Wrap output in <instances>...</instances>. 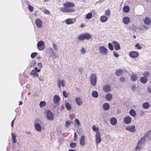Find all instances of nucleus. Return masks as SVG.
<instances>
[{"label":"nucleus","instance_id":"38","mask_svg":"<svg viewBox=\"0 0 151 151\" xmlns=\"http://www.w3.org/2000/svg\"><path fill=\"white\" fill-rule=\"evenodd\" d=\"M40 107L44 106L46 105V102L45 101H41L40 102Z\"/></svg>","mask_w":151,"mask_h":151},{"label":"nucleus","instance_id":"5","mask_svg":"<svg viewBox=\"0 0 151 151\" xmlns=\"http://www.w3.org/2000/svg\"><path fill=\"white\" fill-rule=\"evenodd\" d=\"M96 142V145L98 146L99 143L101 141V137L100 133L99 132L96 133L95 134Z\"/></svg>","mask_w":151,"mask_h":151},{"label":"nucleus","instance_id":"15","mask_svg":"<svg viewBox=\"0 0 151 151\" xmlns=\"http://www.w3.org/2000/svg\"><path fill=\"white\" fill-rule=\"evenodd\" d=\"M131 118L130 116H127L124 117V123L127 124H128L131 122Z\"/></svg>","mask_w":151,"mask_h":151},{"label":"nucleus","instance_id":"12","mask_svg":"<svg viewBox=\"0 0 151 151\" xmlns=\"http://www.w3.org/2000/svg\"><path fill=\"white\" fill-rule=\"evenodd\" d=\"M126 129L134 133L135 131V127L134 125L129 126L126 128Z\"/></svg>","mask_w":151,"mask_h":151},{"label":"nucleus","instance_id":"27","mask_svg":"<svg viewBox=\"0 0 151 151\" xmlns=\"http://www.w3.org/2000/svg\"><path fill=\"white\" fill-rule=\"evenodd\" d=\"M30 74L31 75L35 77H37L39 78L38 74L35 70H32Z\"/></svg>","mask_w":151,"mask_h":151},{"label":"nucleus","instance_id":"41","mask_svg":"<svg viewBox=\"0 0 151 151\" xmlns=\"http://www.w3.org/2000/svg\"><path fill=\"white\" fill-rule=\"evenodd\" d=\"M70 146L72 148H75L76 146V143H73L71 142L70 144Z\"/></svg>","mask_w":151,"mask_h":151},{"label":"nucleus","instance_id":"25","mask_svg":"<svg viewBox=\"0 0 151 151\" xmlns=\"http://www.w3.org/2000/svg\"><path fill=\"white\" fill-rule=\"evenodd\" d=\"M103 107L104 109L106 111H107L109 109L110 106L109 104L107 103H106L103 104Z\"/></svg>","mask_w":151,"mask_h":151},{"label":"nucleus","instance_id":"42","mask_svg":"<svg viewBox=\"0 0 151 151\" xmlns=\"http://www.w3.org/2000/svg\"><path fill=\"white\" fill-rule=\"evenodd\" d=\"M71 122L70 121H67L65 122V126L67 127L70 126Z\"/></svg>","mask_w":151,"mask_h":151},{"label":"nucleus","instance_id":"35","mask_svg":"<svg viewBox=\"0 0 151 151\" xmlns=\"http://www.w3.org/2000/svg\"><path fill=\"white\" fill-rule=\"evenodd\" d=\"M123 70L119 69L116 70L115 72V74L117 76H120L122 73Z\"/></svg>","mask_w":151,"mask_h":151},{"label":"nucleus","instance_id":"60","mask_svg":"<svg viewBox=\"0 0 151 151\" xmlns=\"http://www.w3.org/2000/svg\"><path fill=\"white\" fill-rule=\"evenodd\" d=\"M93 130L95 131H97L98 130V128L94 126H93L92 127Z\"/></svg>","mask_w":151,"mask_h":151},{"label":"nucleus","instance_id":"11","mask_svg":"<svg viewBox=\"0 0 151 151\" xmlns=\"http://www.w3.org/2000/svg\"><path fill=\"white\" fill-rule=\"evenodd\" d=\"M85 137L84 135H82L80 139V143L82 146H84L85 144Z\"/></svg>","mask_w":151,"mask_h":151},{"label":"nucleus","instance_id":"26","mask_svg":"<svg viewBox=\"0 0 151 151\" xmlns=\"http://www.w3.org/2000/svg\"><path fill=\"white\" fill-rule=\"evenodd\" d=\"M65 23L67 24H70L73 23V19L72 18H68L65 20Z\"/></svg>","mask_w":151,"mask_h":151},{"label":"nucleus","instance_id":"47","mask_svg":"<svg viewBox=\"0 0 151 151\" xmlns=\"http://www.w3.org/2000/svg\"><path fill=\"white\" fill-rule=\"evenodd\" d=\"M108 45L109 48V50H113L114 48L113 47V46L112 44L111 43H109L108 44Z\"/></svg>","mask_w":151,"mask_h":151},{"label":"nucleus","instance_id":"40","mask_svg":"<svg viewBox=\"0 0 151 151\" xmlns=\"http://www.w3.org/2000/svg\"><path fill=\"white\" fill-rule=\"evenodd\" d=\"M92 16V14L91 13H89L87 14L86 15V18L87 19H90Z\"/></svg>","mask_w":151,"mask_h":151},{"label":"nucleus","instance_id":"18","mask_svg":"<svg viewBox=\"0 0 151 151\" xmlns=\"http://www.w3.org/2000/svg\"><path fill=\"white\" fill-rule=\"evenodd\" d=\"M103 91L106 93H107L110 91L111 88L110 86L108 85H106L104 86L103 88Z\"/></svg>","mask_w":151,"mask_h":151},{"label":"nucleus","instance_id":"63","mask_svg":"<svg viewBox=\"0 0 151 151\" xmlns=\"http://www.w3.org/2000/svg\"><path fill=\"white\" fill-rule=\"evenodd\" d=\"M135 46L137 47V49H140L141 48V47L139 46V44L138 43L136 44Z\"/></svg>","mask_w":151,"mask_h":151},{"label":"nucleus","instance_id":"10","mask_svg":"<svg viewBox=\"0 0 151 151\" xmlns=\"http://www.w3.org/2000/svg\"><path fill=\"white\" fill-rule=\"evenodd\" d=\"M113 46L116 50H118L120 49L119 44L116 41H114L112 42Z\"/></svg>","mask_w":151,"mask_h":151},{"label":"nucleus","instance_id":"20","mask_svg":"<svg viewBox=\"0 0 151 151\" xmlns=\"http://www.w3.org/2000/svg\"><path fill=\"white\" fill-rule=\"evenodd\" d=\"M140 81L142 83L145 84L147 82V79L146 77L143 76L140 77Z\"/></svg>","mask_w":151,"mask_h":151},{"label":"nucleus","instance_id":"39","mask_svg":"<svg viewBox=\"0 0 151 151\" xmlns=\"http://www.w3.org/2000/svg\"><path fill=\"white\" fill-rule=\"evenodd\" d=\"M12 139H13V142L14 143H15L17 142V140H16V135H15L14 134L13 132H12Z\"/></svg>","mask_w":151,"mask_h":151},{"label":"nucleus","instance_id":"16","mask_svg":"<svg viewBox=\"0 0 151 151\" xmlns=\"http://www.w3.org/2000/svg\"><path fill=\"white\" fill-rule=\"evenodd\" d=\"M35 127L36 130L40 132L41 130V126L38 123H36L35 124Z\"/></svg>","mask_w":151,"mask_h":151},{"label":"nucleus","instance_id":"45","mask_svg":"<svg viewBox=\"0 0 151 151\" xmlns=\"http://www.w3.org/2000/svg\"><path fill=\"white\" fill-rule=\"evenodd\" d=\"M37 54V52H34L32 53L31 55V57L32 58H34L36 56Z\"/></svg>","mask_w":151,"mask_h":151},{"label":"nucleus","instance_id":"58","mask_svg":"<svg viewBox=\"0 0 151 151\" xmlns=\"http://www.w3.org/2000/svg\"><path fill=\"white\" fill-rule=\"evenodd\" d=\"M86 52L85 49L83 47H82L81 50V54H84Z\"/></svg>","mask_w":151,"mask_h":151},{"label":"nucleus","instance_id":"4","mask_svg":"<svg viewBox=\"0 0 151 151\" xmlns=\"http://www.w3.org/2000/svg\"><path fill=\"white\" fill-rule=\"evenodd\" d=\"M46 117L47 119L50 120H52L54 119V115L52 112L50 110L46 111Z\"/></svg>","mask_w":151,"mask_h":151},{"label":"nucleus","instance_id":"36","mask_svg":"<svg viewBox=\"0 0 151 151\" xmlns=\"http://www.w3.org/2000/svg\"><path fill=\"white\" fill-rule=\"evenodd\" d=\"M65 106L67 110H70L72 108V107L70 104L68 103H66L65 104Z\"/></svg>","mask_w":151,"mask_h":151},{"label":"nucleus","instance_id":"30","mask_svg":"<svg viewBox=\"0 0 151 151\" xmlns=\"http://www.w3.org/2000/svg\"><path fill=\"white\" fill-rule=\"evenodd\" d=\"M91 95L93 98H96L98 97L99 95L97 91H93Z\"/></svg>","mask_w":151,"mask_h":151},{"label":"nucleus","instance_id":"6","mask_svg":"<svg viewBox=\"0 0 151 151\" xmlns=\"http://www.w3.org/2000/svg\"><path fill=\"white\" fill-rule=\"evenodd\" d=\"M44 42L42 41H40L37 43V47L39 50H42L44 49Z\"/></svg>","mask_w":151,"mask_h":151},{"label":"nucleus","instance_id":"53","mask_svg":"<svg viewBox=\"0 0 151 151\" xmlns=\"http://www.w3.org/2000/svg\"><path fill=\"white\" fill-rule=\"evenodd\" d=\"M63 96L67 98L68 96V94L66 93V92L65 91H64L63 92Z\"/></svg>","mask_w":151,"mask_h":151},{"label":"nucleus","instance_id":"43","mask_svg":"<svg viewBox=\"0 0 151 151\" xmlns=\"http://www.w3.org/2000/svg\"><path fill=\"white\" fill-rule=\"evenodd\" d=\"M110 14V12L109 9L106 10L105 12V14L107 16H109Z\"/></svg>","mask_w":151,"mask_h":151},{"label":"nucleus","instance_id":"23","mask_svg":"<svg viewBox=\"0 0 151 151\" xmlns=\"http://www.w3.org/2000/svg\"><path fill=\"white\" fill-rule=\"evenodd\" d=\"M116 119L114 117H112L110 119L111 124L113 125H115L117 123Z\"/></svg>","mask_w":151,"mask_h":151},{"label":"nucleus","instance_id":"37","mask_svg":"<svg viewBox=\"0 0 151 151\" xmlns=\"http://www.w3.org/2000/svg\"><path fill=\"white\" fill-rule=\"evenodd\" d=\"M74 9L70 8H67V12L71 13L75 12Z\"/></svg>","mask_w":151,"mask_h":151},{"label":"nucleus","instance_id":"24","mask_svg":"<svg viewBox=\"0 0 151 151\" xmlns=\"http://www.w3.org/2000/svg\"><path fill=\"white\" fill-rule=\"evenodd\" d=\"M142 107L144 109H146L149 107L150 104L148 102H145L142 104Z\"/></svg>","mask_w":151,"mask_h":151},{"label":"nucleus","instance_id":"64","mask_svg":"<svg viewBox=\"0 0 151 151\" xmlns=\"http://www.w3.org/2000/svg\"><path fill=\"white\" fill-rule=\"evenodd\" d=\"M34 70H35L36 72H39L41 70L40 69H38L37 67H35Z\"/></svg>","mask_w":151,"mask_h":151},{"label":"nucleus","instance_id":"61","mask_svg":"<svg viewBox=\"0 0 151 151\" xmlns=\"http://www.w3.org/2000/svg\"><path fill=\"white\" fill-rule=\"evenodd\" d=\"M43 12L44 14H49L50 13V11L46 9L44 10Z\"/></svg>","mask_w":151,"mask_h":151},{"label":"nucleus","instance_id":"28","mask_svg":"<svg viewBox=\"0 0 151 151\" xmlns=\"http://www.w3.org/2000/svg\"><path fill=\"white\" fill-rule=\"evenodd\" d=\"M75 101L78 105L80 106L81 105L82 103V101L80 98L78 97L76 98Z\"/></svg>","mask_w":151,"mask_h":151},{"label":"nucleus","instance_id":"14","mask_svg":"<svg viewBox=\"0 0 151 151\" xmlns=\"http://www.w3.org/2000/svg\"><path fill=\"white\" fill-rule=\"evenodd\" d=\"M35 23L38 28H40L42 27V22L40 19H36L35 21Z\"/></svg>","mask_w":151,"mask_h":151},{"label":"nucleus","instance_id":"13","mask_svg":"<svg viewBox=\"0 0 151 151\" xmlns=\"http://www.w3.org/2000/svg\"><path fill=\"white\" fill-rule=\"evenodd\" d=\"M74 6L75 4L73 3L68 1L66 2L65 4H63L64 7H66L67 8L73 7Z\"/></svg>","mask_w":151,"mask_h":151},{"label":"nucleus","instance_id":"52","mask_svg":"<svg viewBox=\"0 0 151 151\" xmlns=\"http://www.w3.org/2000/svg\"><path fill=\"white\" fill-rule=\"evenodd\" d=\"M136 88V86L134 85L132 86L131 87V90L134 92L135 91Z\"/></svg>","mask_w":151,"mask_h":151},{"label":"nucleus","instance_id":"31","mask_svg":"<svg viewBox=\"0 0 151 151\" xmlns=\"http://www.w3.org/2000/svg\"><path fill=\"white\" fill-rule=\"evenodd\" d=\"M105 97L106 100L110 101L112 99V95L111 94L109 93L106 95Z\"/></svg>","mask_w":151,"mask_h":151},{"label":"nucleus","instance_id":"44","mask_svg":"<svg viewBox=\"0 0 151 151\" xmlns=\"http://www.w3.org/2000/svg\"><path fill=\"white\" fill-rule=\"evenodd\" d=\"M60 10L61 11L67 13V8L66 7H64V8H60Z\"/></svg>","mask_w":151,"mask_h":151},{"label":"nucleus","instance_id":"50","mask_svg":"<svg viewBox=\"0 0 151 151\" xmlns=\"http://www.w3.org/2000/svg\"><path fill=\"white\" fill-rule=\"evenodd\" d=\"M150 74V73L147 71H145L143 75L147 77Z\"/></svg>","mask_w":151,"mask_h":151},{"label":"nucleus","instance_id":"59","mask_svg":"<svg viewBox=\"0 0 151 151\" xmlns=\"http://www.w3.org/2000/svg\"><path fill=\"white\" fill-rule=\"evenodd\" d=\"M147 91L148 93H151V88L150 86H148L147 87Z\"/></svg>","mask_w":151,"mask_h":151},{"label":"nucleus","instance_id":"17","mask_svg":"<svg viewBox=\"0 0 151 151\" xmlns=\"http://www.w3.org/2000/svg\"><path fill=\"white\" fill-rule=\"evenodd\" d=\"M129 18L127 17H124L122 19V22L123 23L125 24H128L130 22Z\"/></svg>","mask_w":151,"mask_h":151},{"label":"nucleus","instance_id":"33","mask_svg":"<svg viewBox=\"0 0 151 151\" xmlns=\"http://www.w3.org/2000/svg\"><path fill=\"white\" fill-rule=\"evenodd\" d=\"M131 79L132 81H134L137 79V76L135 74H132L131 76Z\"/></svg>","mask_w":151,"mask_h":151},{"label":"nucleus","instance_id":"48","mask_svg":"<svg viewBox=\"0 0 151 151\" xmlns=\"http://www.w3.org/2000/svg\"><path fill=\"white\" fill-rule=\"evenodd\" d=\"M142 145L141 144H139V143L138 142L136 149L139 150L141 149Z\"/></svg>","mask_w":151,"mask_h":151},{"label":"nucleus","instance_id":"54","mask_svg":"<svg viewBox=\"0 0 151 151\" xmlns=\"http://www.w3.org/2000/svg\"><path fill=\"white\" fill-rule=\"evenodd\" d=\"M28 9L30 12H32L33 11L34 8L31 5H28Z\"/></svg>","mask_w":151,"mask_h":151},{"label":"nucleus","instance_id":"55","mask_svg":"<svg viewBox=\"0 0 151 151\" xmlns=\"http://www.w3.org/2000/svg\"><path fill=\"white\" fill-rule=\"evenodd\" d=\"M75 122L76 124L78 126H79L80 125V122L79 120L78 119H76L75 120Z\"/></svg>","mask_w":151,"mask_h":151},{"label":"nucleus","instance_id":"2","mask_svg":"<svg viewBox=\"0 0 151 151\" xmlns=\"http://www.w3.org/2000/svg\"><path fill=\"white\" fill-rule=\"evenodd\" d=\"M90 81L91 85L94 86H96L97 82V76L94 74H92L90 76Z\"/></svg>","mask_w":151,"mask_h":151},{"label":"nucleus","instance_id":"7","mask_svg":"<svg viewBox=\"0 0 151 151\" xmlns=\"http://www.w3.org/2000/svg\"><path fill=\"white\" fill-rule=\"evenodd\" d=\"M57 85L59 88H60L62 86L63 87L65 86V81L64 80L58 79L57 80Z\"/></svg>","mask_w":151,"mask_h":151},{"label":"nucleus","instance_id":"1","mask_svg":"<svg viewBox=\"0 0 151 151\" xmlns=\"http://www.w3.org/2000/svg\"><path fill=\"white\" fill-rule=\"evenodd\" d=\"M91 35L88 33H83L78 36V39L80 40H83L85 39L89 40L91 37Z\"/></svg>","mask_w":151,"mask_h":151},{"label":"nucleus","instance_id":"62","mask_svg":"<svg viewBox=\"0 0 151 151\" xmlns=\"http://www.w3.org/2000/svg\"><path fill=\"white\" fill-rule=\"evenodd\" d=\"M120 81L121 82H123L125 80V78L123 77H121L120 78Z\"/></svg>","mask_w":151,"mask_h":151},{"label":"nucleus","instance_id":"56","mask_svg":"<svg viewBox=\"0 0 151 151\" xmlns=\"http://www.w3.org/2000/svg\"><path fill=\"white\" fill-rule=\"evenodd\" d=\"M78 135L77 133L75 132L74 134V140L75 141H76L77 140Z\"/></svg>","mask_w":151,"mask_h":151},{"label":"nucleus","instance_id":"8","mask_svg":"<svg viewBox=\"0 0 151 151\" xmlns=\"http://www.w3.org/2000/svg\"><path fill=\"white\" fill-rule=\"evenodd\" d=\"M146 141H149L151 139V130L146 132L144 136Z\"/></svg>","mask_w":151,"mask_h":151},{"label":"nucleus","instance_id":"22","mask_svg":"<svg viewBox=\"0 0 151 151\" xmlns=\"http://www.w3.org/2000/svg\"><path fill=\"white\" fill-rule=\"evenodd\" d=\"M108 19L107 17L105 15H103L100 17V19L102 22H106Z\"/></svg>","mask_w":151,"mask_h":151},{"label":"nucleus","instance_id":"21","mask_svg":"<svg viewBox=\"0 0 151 151\" xmlns=\"http://www.w3.org/2000/svg\"><path fill=\"white\" fill-rule=\"evenodd\" d=\"M143 21L144 23L146 25L149 24L151 22L150 19L147 17H145L144 19H143Z\"/></svg>","mask_w":151,"mask_h":151},{"label":"nucleus","instance_id":"29","mask_svg":"<svg viewBox=\"0 0 151 151\" xmlns=\"http://www.w3.org/2000/svg\"><path fill=\"white\" fill-rule=\"evenodd\" d=\"M129 113L130 115L133 117L134 116L136 115V113L135 110L132 109L129 111Z\"/></svg>","mask_w":151,"mask_h":151},{"label":"nucleus","instance_id":"51","mask_svg":"<svg viewBox=\"0 0 151 151\" xmlns=\"http://www.w3.org/2000/svg\"><path fill=\"white\" fill-rule=\"evenodd\" d=\"M50 57H52L53 59H55L57 58V55L56 53H54V54L52 55L50 54Z\"/></svg>","mask_w":151,"mask_h":151},{"label":"nucleus","instance_id":"57","mask_svg":"<svg viewBox=\"0 0 151 151\" xmlns=\"http://www.w3.org/2000/svg\"><path fill=\"white\" fill-rule=\"evenodd\" d=\"M52 46L54 50H55V51H56L57 50V46L54 43H53L52 44Z\"/></svg>","mask_w":151,"mask_h":151},{"label":"nucleus","instance_id":"46","mask_svg":"<svg viewBox=\"0 0 151 151\" xmlns=\"http://www.w3.org/2000/svg\"><path fill=\"white\" fill-rule=\"evenodd\" d=\"M145 113V111H143L142 109H140L139 110L138 114L140 116L142 115Z\"/></svg>","mask_w":151,"mask_h":151},{"label":"nucleus","instance_id":"19","mask_svg":"<svg viewBox=\"0 0 151 151\" xmlns=\"http://www.w3.org/2000/svg\"><path fill=\"white\" fill-rule=\"evenodd\" d=\"M60 100L59 96L57 95L54 96L53 98V101L54 102L55 104H58Z\"/></svg>","mask_w":151,"mask_h":151},{"label":"nucleus","instance_id":"34","mask_svg":"<svg viewBox=\"0 0 151 151\" xmlns=\"http://www.w3.org/2000/svg\"><path fill=\"white\" fill-rule=\"evenodd\" d=\"M123 9L124 12L127 13L129 12V8L128 6H124Z\"/></svg>","mask_w":151,"mask_h":151},{"label":"nucleus","instance_id":"3","mask_svg":"<svg viewBox=\"0 0 151 151\" xmlns=\"http://www.w3.org/2000/svg\"><path fill=\"white\" fill-rule=\"evenodd\" d=\"M99 52L102 55H106L108 53V49L104 46H101L99 47Z\"/></svg>","mask_w":151,"mask_h":151},{"label":"nucleus","instance_id":"9","mask_svg":"<svg viewBox=\"0 0 151 151\" xmlns=\"http://www.w3.org/2000/svg\"><path fill=\"white\" fill-rule=\"evenodd\" d=\"M129 55L132 58H136L139 56V53L136 51H131L129 53Z\"/></svg>","mask_w":151,"mask_h":151},{"label":"nucleus","instance_id":"49","mask_svg":"<svg viewBox=\"0 0 151 151\" xmlns=\"http://www.w3.org/2000/svg\"><path fill=\"white\" fill-rule=\"evenodd\" d=\"M36 63L35 61L33 60L31 63V67H34L36 65Z\"/></svg>","mask_w":151,"mask_h":151},{"label":"nucleus","instance_id":"32","mask_svg":"<svg viewBox=\"0 0 151 151\" xmlns=\"http://www.w3.org/2000/svg\"><path fill=\"white\" fill-rule=\"evenodd\" d=\"M146 141L145 138L143 137V138H141L138 142L139 144H141L142 145Z\"/></svg>","mask_w":151,"mask_h":151}]
</instances>
